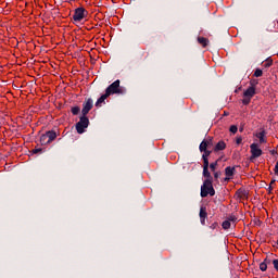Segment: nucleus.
Returning a JSON list of instances; mask_svg holds the SVG:
<instances>
[{"mask_svg": "<svg viewBox=\"0 0 278 278\" xmlns=\"http://www.w3.org/2000/svg\"><path fill=\"white\" fill-rule=\"evenodd\" d=\"M71 112H72L73 116H77V114H79V112H81V109L79 106H73L71 109Z\"/></svg>", "mask_w": 278, "mask_h": 278, "instance_id": "aec40b11", "label": "nucleus"}, {"mask_svg": "<svg viewBox=\"0 0 278 278\" xmlns=\"http://www.w3.org/2000/svg\"><path fill=\"white\" fill-rule=\"evenodd\" d=\"M225 149H227V143H225V141L220 140L219 142L216 143L214 151L215 152L225 151Z\"/></svg>", "mask_w": 278, "mask_h": 278, "instance_id": "f8f14e48", "label": "nucleus"}, {"mask_svg": "<svg viewBox=\"0 0 278 278\" xmlns=\"http://www.w3.org/2000/svg\"><path fill=\"white\" fill-rule=\"evenodd\" d=\"M274 173H275V175H278V161H277V163L275 165Z\"/></svg>", "mask_w": 278, "mask_h": 278, "instance_id": "72a5a7b5", "label": "nucleus"}, {"mask_svg": "<svg viewBox=\"0 0 278 278\" xmlns=\"http://www.w3.org/2000/svg\"><path fill=\"white\" fill-rule=\"evenodd\" d=\"M210 229H218V222H214L213 224H211Z\"/></svg>", "mask_w": 278, "mask_h": 278, "instance_id": "bb28decb", "label": "nucleus"}, {"mask_svg": "<svg viewBox=\"0 0 278 278\" xmlns=\"http://www.w3.org/2000/svg\"><path fill=\"white\" fill-rule=\"evenodd\" d=\"M251 160H256V157H262V149H260V144L252 143L250 146Z\"/></svg>", "mask_w": 278, "mask_h": 278, "instance_id": "423d86ee", "label": "nucleus"}, {"mask_svg": "<svg viewBox=\"0 0 278 278\" xmlns=\"http://www.w3.org/2000/svg\"><path fill=\"white\" fill-rule=\"evenodd\" d=\"M229 131H230L231 134H238V126L231 125L230 128H229Z\"/></svg>", "mask_w": 278, "mask_h": 278, "instance_id": "393cba45", "label": "nucleus"}, {"mask_svg": "<svg viewBox=\"0 0 278 278\" xmlns=\"http://www.w3.org/2000/svg\"><path fill=\"white\" fill-rule=\"evenodd\" d=\"M273 265H274L275 270H278V260L277 258L273 261Z\"/></svg>", "mask_w": 278, "mask_h": 278, "instance_id": "473e14b6", "label": "nucleus"}, {"mask_svg": "<svg viewBox=\"0 0 278 278\" xmlns=\"http://www.w3.org/2000/svg\"><path fill=\"white\" fill-rule=\"evenodd\" d=\"M253 75L254 77H262L264 75V72H262V70L260 68H256Z\"/></svg>", "mask_w": 278, "mask_h": 278, "instance_id": "b1692460", "label": "nucleus"}, {"mask_svg": "<svg viewBox=\"0 0 278 278\" xmlns=\"http://www.w3.org/2000/svg\"><path fill=\"white\" fill-rule=\"evenodd\" d=\"M210 144H212V139L203 140V141L200 143V151H201V152L207 151V147H210Z\"/></svg>", "mask_w": 278, "mask_h": 278, "instance_id": "4468645a", "label": "nucleus"}, {"mask_svg": "<svg viewBox=\"0 0 278 278\" xmlns=\"http://www.w3.org/2000/svg\"><path fill=\"white\" fill-rule=\"evenodd\" d=\"M243 97H245L247 99H253V97H255V87H249L244 92H243Z\"/></svg>", "mask_w": 278, "mask_h": 278, "instance_id": "9d476101", "label": "nucleus"}, {"mask_svg": "<svg viewBox=\"0 0 278 278\" xmlns=\"http://www.w3.org/2000/svg\"><path fill=\"white\" fill-rule=\"evenodd\" d=\"M203 175H204L205 177H210V176H211V175H210V168L203 167Z\"/></svg>", "mask_w": 278, "mask_h": 278, "instance_id": "c85d7f7f", "label": "nucleus"}, {"mask_svg": "<svg viewBox=\"0 0 278 278\" xmlns=\"http://www.w3.org/2000/svg\"><path fill=\"white\" fill-rule=\"evenodd\" d=\"M210 194V197H214L216 194V191L214 190V187L212 186V181L205 180L203 186L201 187V197L205 198Z\"/></svg>", "mask_w": 278, "mask_h": 278, "instance_id": "7ed1b4c3", "label": "nucleus"}, {"mask_svg": "<svg viewBox=\"0 0 278 278\" xmlns=\"http://www.w3.org/2000/svg\"><path fill=\"white\" fill-rule=\"evenodd\" d=\"M264 68H270L273 66V59L268 58L263 62Z\"/></svg>", "mask_w": 278, "mask_h": 278, "instance_id": "f3484780", "label": "nucleus"}, {"mask_svg": "<svg viewBox=\"0 0 278 278\" xmlns=\"http://www.w3.org/2000/svg\"><path fill=\"white\" fill-rule=\"evenodd\" d=\"M207 218V208L205 206H201L200 208V223L201 225H205V219Z\"/></svg>", "mask_w": 278, "mask_h": 278, "instance_id": "1a4fd4ad", "label": "nucleus"}, {"mask_svg": "<svg viewBox=\"0 0 278 278\" xmlns=\"http://www.w3.org/2000/svg\"><path fill=\"white\" fill-rule=\"evenodd\" d=\"M216 166H217V163H211L210 164V168L211 170L214 173V170H216Z\"/></svg>", "mask_w": 278, "mask_h": 278, "instance_id": "7c9ffc66", "label": "nucleus"}, {"mask_svg": "<svg viewBox=\"0 0 278 278\" xmlns=\"http://www.w3.org/2000/svg\"><path fill=\"white\" fill-rule=\"evenodd\" d=\"M93 108V101L91 98H88L84 103H83V110L81 114L83 116H88L90 110Z\"/></svg>", "mask_w": 278, "mask_h": 278, "instance_id": "0eeeda50", "label": "nucleus"}, {"mask_svg": "<svg viewBox=\"0 0 278 278\" xmlns=\"http://www.w3.org/2000/svg\"><path fill=\"white\" fill-rule=\"evenodd\" d=\"M255 138L258 139L260 144H266L268 140L266 139V130L262 129L260 132H256Z\"/></svg>", "mask_w": 278, "mask_h": 278, "instance_id": "6e6552de", "label": "nucleus"}, {"mask_svg": "<svg viewBox=\"0 0 278 278\" xmlns=\"http://www.w3.org/2000/svg\"><path fill=\"white\" fill-rule=\"evenodd\" d=\"M85 16H88V11L84 8H77L74 11L73 21L74 23H81Z\"/></svg>", "mask_w": 278, "mask_h": 278, "instance_id": "39448f33", "label": "nucleus"}, {"mask_svg": "<svg viewBox=\"0 0 278 278\" xmlns=\"http://www.w3.org/2000/svg\"><path fill=\"white\" fill-rule=\"evenodd\" d=\"M222 227H223V229H225V230L231 229V223H230L228 219H226V220H224V222L222 223Z\"/></svg>", "mask_w": 278, "mask_h": 278, "instance_id": "6ab92c4d", "label": "nucleus"}, {"mask_svg": "<svg viewBox=\"0 0 278 278\" xmlns=\"http://www.w3.org/2000/svg\"><path fill=\"white\" fill-rule=\"evenodd\" d=\"M227 220H229V223H238V217L236 215H230L227 217Z\"/></svg>", "mask_w": 278, "mask_h": 278, "instance_id": "5701e85b", "label": "nucleus"}, {"mask_svg": "<svg viewBox=\"0 0 278 278\" xmlns=\"http://www.w3.org/2000/svg\"><path fill=\"white\" fill-rule=\"evenodd\" d=\"M110 96L106 93H103L96 102V108H101L103 103H105V99H108Z\"/></svg>", "mask_w": 278, "mask_h": 278, "instance_id": "ddd939ff", "label": "nucleus"}, {"mask_svg": "<svg viewBox=\"0 0 278 278\" xmlns=\"http://www.w3.org/2000/svg\"><path fill=\"white\" fill-rule=\"evenodd\" d=\"M198 42H199V45H201V47H203V49H205V47H207V45H210V39H207L205 37H198Z\"/></svg>", "mask_w": 278, "mask_h": 278, "instance_id": "2eb2a0df", "label": "nucleus"}, {"mask_svg": "<svg viewBox=\"0 0 278 278\" xmlns=\"http://www.w3.org/2000/svg\"><path fill=\"white\" fill-rule=\"evenodd\" d=\"M260 270H262V273H266V270H268V265L266 262L260 264Z\"/></svg>", "mask_w": 278, "mask_h": 278, "instance_id": "412c9836", "label": "nucleus"}, {"mask_svg": "<svg viewBox=\"0 0 278 278\" xmlns=\"http://www.w3.org/2000/svg\"><path fill=\"white\" fill-rule=\"evenodd\" d=\"M203 168H210V160L203 159Z\"/></svg>", "mask_w": 278, "mask_h": 278, "instance_id": "a878e982", "label": "nucleus"}, {"mask_svg": "<svg viewBox=\"0 0 278 278\" xmlns=\"http://www.w3.org/2000/svg\"><path fill=\"white\" fill-rule=\"evenodd\" d=\"M89 125H90V119H88V116H81L79 118V122L76 123L77 134H84L86 131V129H88Z\"/></svg>", "mask_w": 278, "mask_h": 278, "instance_id": "20e7f679", "label": "nucleus"}, {"mask_svg": "<svg viewBox=\"0 0 278 278\" xmlns=\"http://www.w3.org/2000/svg\"><path fill=\"white\" fill-rule=\"evenodd\" d=\"M55 138H58L55 130H48L46 134L40 136L39 142L42 146L51 144Z\"/></svg>", "mask_w": 278, "mask_h": 278, "instance_id": "f03ea898", "label": "nucleus"}, {"mask_svg": "<svg viewBox=\"0 0 278 278\" xmlns=\"http://www.w3.org/2000/svg\"><path fill=\"white\" fill-rule=\"evenodd\" d=\"M235 173H236V167L228 166L225 168V175H226L227 179H231V177H233Z\"/></svg>", "mask_w": 278, "mask_h": 278, "instance_id": "9b49d317", "label": "nucleus"}, {"mask_svg": "<svg viewBox=\"0 0 278 278\" xmlns=\"http://www.w3.org/2000/svg\"><path fill=\"white\" fill-rule=\"evenodd\" d=\"M243 105H249L251 103V98H245L242 100Z\"/></svg>", "mask_w": 278, "mask_h": 278, "instance_id": "c756f323", "label": "nucleus"}, {"mask_svg": "<svg viewBox=\"0 0 278 278\" xmlns=\"http://www.w3.org/2000/svg\"><path fill=\"white\" fill-rule=\"evenodd\" d=\"M203 155H202V160H207V157H210V155L212 154V151L205 150L202 151Z\"/></svg>", "mask_w": 278, "mask_h": 278, "instance_id": "4be33fe9", "label": "nucleus"}, {"mask_svg": "<svg viewBox=\"0 0 278 278\" xmlns=\"http://www.w3.org/2000/svg\"><path fill=\"white\" fill-rule=\"evenodd\" d=\"M236 144H242V136L236 138Z\"/></svg>", "mask_w": 278, "mask_h": 278, "instance_id": "2f4dec72", "label": "nucleus"}, {"mask_svg": "<svg viewBox=\"0 0 278 278\" xmlns=\"http://www.w3.org/2000/svg\"><path fill=\"white\" fill-rule=\"evenodd\" d=\"M277 186V181L275 179H273L270 182H269V187H268V192L269 194L275 190V187Z\"/></svg>", "mask_w": 278, "mask_h": 278, "instance_id": "a211bd4d", "label": "nucleus"}, {"mask_svg": "<svg viewBox=\"0 0 278 278\" xmlns=\"http://www.w3.org/2000/svg\"><path fill=\"white\" fill-rule=\"evenodd\" d=\"M215 179H218V173L214 174Z\"/></svg>", "mask_w": 278, "mask_h": 278, "instance_id": "f704fd0d", "label": "nucleus"}, {"mask_svg": "<svg viewBox=\"0 0 278 278\" xmlns=\"http://www.w3.org/2000/svg\"><path fill=\"white\" fill-rule=\"evenodd\" d=\"M247 190L245 189H239V190H237V192H236V197H237V199H247Z\"/></svg>", "mask_w": 278, "mask_h": 278, "instance_id": "dca6fc26", "label": "nucleus"}, {"mask_svg": "<svg viewBox=\"0 0 278 278\" xmlns=\"http://www.w3.org/2000/svg\"><path fill=\"white\" fill-rule=\"evenodd\" d=\"M105 93L109 97H112V94H125V88L121 87V80L117 79L105 89Z\"/></svg>", "mask_w": 278, "mask_h": 278, "instance_id": "f257e3e1", "label": "nucleus"}, {"mask_svg": "<svg viewBox=\"0 0 278 278\" xmlns=\"http://www.w3.org/2000/svg\"><path fill=\"white\" fill-rule=\"evenodd\" d=\"M31 153H34L35 155L38 153H42V149L41 148H35Z\"/></svg>", "mask_w": 278, "mask_h": 278, "instance_id": "cd10ccee", "label": "nucleus"}]
</instances>
